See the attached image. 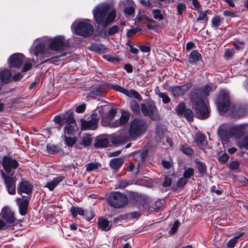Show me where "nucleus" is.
Masks as SVG:
<instances>
[{"instance_id":"nucleus-5","label":"nucleus","mask_w":248,"mask_h":248,"mask_svg":"<svg viewBox=\"0 0 248 248\" xmlns=\"http://www.w3.org/2000/svg\"><path fill=\"white\" fill-rule=\"evenodd\" d=\"M72 29L76 34L83 37H88L93 32V27L91 21L88 19L76 20L72 25Z\"/></svg>"},{"instance_id":"nucleus-52","label":"nucleus","mask_w":248,"mask_h":248,"mask_svg":"<svg viewBox=\"0 0 248 248\" xmlns=\"http://www.w3.org/2000/svg\"><path fill=\"white\" fill-rule=\"evenodd\" d=\"M118 31L119 27L117 25H114L109 29L108 31V35H112L117 33Z\"/></svg>"},{"instance_id":"nucleus-36","label":"nucleus","mask_w":248,"mask_h":248,"mask_svg":"<svg viewBox=\"0 0 248 248\" xmlns=\"http://www.w3.org/2000/svg\"><path fill=\"white\" fill-rule=\"evenodd\" d=\"M152 13L153 15L154 19L158 21H161L163 19L164 16L159 9H153Z\"/></svg>"},{"instance_id":"nucleus-46","label":"nucleus","mask_w":248,"mask_h":248,"mask_svg":"<svg viewBox=\"0 0 248 248\" xmlns=\"http://www.w3.org/2000/svg\"><path fill=\"white\" fill-rule=\"evenodd\" d=\"M184 116L186 118L189 122L193 120V114L192 111L189 109H186L185 110L184 113Z\"/></svg>"},{"instance_id":"nucleus-64","label":"nucleus","mask_w":248,"mask_h":248,"mask_svg":"<svg viewBox=\"0 0 248 248\" xmlns=\"http://www.w3.org/2000/svg\"><path fill=\"white\" fill-rule=\"evenodd\" d=\"M32 66V64L30 62H27L23 68L22 72H26L30 70Z\"/></svg>"},{"instance_id":"nucleus-61","label":"nucleus","mask_w":248,"mask_h":248,"mask_svg":"<svg viewBox=\"0 0 248 248\" xmlns=\"http://www.w3.org/2000/svg\"><path fill=\"white\" fill-rule=\"evenodd\" d=\"M86 108V105L84 104L80 105L78 106L76 108V111L78 113L83 112Z\"/></svg>"},{"instance_id":"nucleus-54","label":"nucleus","mask_w":248,"mask_h":248,"mask_svg":"<svg viewBox=\"0 0 248 248\" xmlns=\"http://www.w3.org/2000/svg\"><path fill=\"white\" fill-rule=\"evenodd\" d=\"M110 87L114 90L124 94L126 89L117 85H111Z\"/></svg>"},{"instance_id":"nucleus-15","label":"nucleus","mask_w":248,"mask_h":248,"mask_svg":"<svg viewBox=\"0 0 248 248\" xmlns=\"http://www.w3.org/2000/svg\"><path fill=\"white\" fill-rule=\"evenodd\" d=\"M116 113V110L113 109H111L108 113L104 115L102 118V124L105 126L116 127V125H112L115 124V121L112 122V120L115 116Z\"/></svg>"},{"instance_id":"nucleus-42","label":"nucleus","mask_w":248,"mask_h":248,"mask_svg":"<svg viewBox=\"0 0 248 248\" xmlns=\"http://www.w3.org/2000/svg\"><path fill=\"white\" fill-rule=\"evenodd\" d=\"M100 166V164L97 162L89 163L87 165L86 170L92 171L94 170Z\"/></svg>"},{"instance_id":"nucleus-39","label":"nucleus","mask_w":248,"mask_h":248,"mask_svg":"<svg viewBox=\"0 0 248 248\" xmlns=\"http://www.w3.org/2000/svg\"><path fill=\"white\" fill-rule=\"evenodd\" d=\"M32 191L31 187H19L17 189V192L18 194L21 195L23 197L25 196L23 195V193L29 194Z\"/></svg>"},{"instance_id":"nucleus-53","label":"nucleus","mask_w":248,"mask_h":248,"mask_svg":"<svg viewBox=\"0 0 248 248\" xmlns=\"http://www.w3.org/2000/svg\"><path fill=\"white\" fill-rule=\"evenodd\" d=\"M212 26L215 28L218 27L221 23V18L219 16H216L212 19Z\"/></svg>"},{"instance_id":"nucleus-14","label":"nucleus","mask_w":248,"mask_h":248,"mask_svg":"<svg viewBox=\"0 0 248 248\" xmlns=\"http://www.w3.org/2000/svg\"><path fill=\"white\" fill-rule=\"evenodd\" d=\"M78 130V127L73 117H70L67 119V124L64 127V135L68 136H73Z\"/></svg>"},{"instance_id":"nucleus-4","label":"nucleus","mask_w":248,"mask_h":248,"mask_svg":"<svg viewBox=\"0 0 248 248\" xmlns=\"http://www.w3.org/2000/svg\"><path fill=\"white\" fill-rule=\"evenodd\" d=\"M110 5L106 3H101L93 10V15L96 23L106 27L116 18V11L111 9Z\"/></svg>"},{"instance_id":"nucleus-47","label":"nucleus","mask_w":248,"mask_h":248,"mask_svg":"<svg viewBox=\"0 0 248 248\" xmlns=\"http://www.w3.org/2000/svg\"><path fill=\"white\" fill-rule=\"evenodd\" d=\"M186 5L182 3H179L177 5V12L178 15H181L186 11Z\"/></svg>"},{"instance_id":"nucleus-13","label":"nucleus","mask_w":248,"mask_h":248,"mask_svg":"<svg viewBox=\"0 0 248 248\" xmlns=\"http://www.w3.org/2000/svg\"><path fill=\"white\" fill-rule=\"evenodd\" d=\"M135 199L136 202L141 205L144 209L152 211L151 206L153 202L149 197L141 194H136L135 196Z\"/></svg>"},{"instance_id":"nucleus-30","label":"nucleus","mask_w":248,"mask_h":248,"mask_svg":"<svg viewBox=\"0 0 248 248\" xmlns=\"http://www.w3.org/2000/svg\"><path fill=\"white\" fill-rule=\"evenodd\" d=\"M244 109L239 107H234L232 108V115L234 117H239L244 115Z\"/></svg>"},{"instance_id":"nucleus-10","label":"nucleus","mask_w":248,"mask_h":248,"mask_svg":"<svg viewBox=\"0 0 248 248\" xmlns=\"http://www.w3.org/2000/svg\"><path fill=\"white\" fill-rule=\"evenodd\" d=\"M0 217L6 224H14L16 221L14 212L9 206L3 207L0 213Z\"/></svg>"},{"instance_id":"nucleus-3","label":"nucleus","mask_w":248,"mask_h":248,"mask_svg":"<svg viewBox=\"0 0 248 248\" xmlns=\"http://www.w3.org/2000/svg\"><path fill=\"white\" fill-rule=\"evenodd\" d=\"M212 90V86L207 85L203 89L199 91L198 95L199 96L193 98V107L197 117L201 119H205L210 115L208 103L205 97Z\"/></svg>"},{"instance_id":"nucleus-6","label":"nucleus","mask_w":248,"mask_h":248,"mask_svg":"<svg viewBox=\"0 0 248 248\" xmlns=\"http://www.w3.org/2000/svg\"><path fill=\"white\" fill-rule=\"evenodd\" d=\"M128 201L126 196L119 192H112L108 199L109 204L117 209L124 207L127 204Z\"/></svg>"},{"instance_id":"nucleus-1","label":"nucleus","mask_w":248,"mask_h":248,"mask_svg":"<svg viewBox=\"0 0 248 248\" xmlns=\"http://www.w3.org/2000/svg\"><path fill=\"white\" fill-rule=\"evenodd\" d=\"M65 46V39L62 36H44L34 41L30 52L37 57L40 56L43 58H49L53 55V51H61Z\"/></svg>"},{"instance_id":"nucleus-48","label":"nucleus","mask_w":248,"mask_h":248,"mask_svg":"<svg viewBox=\"0 0 248 248\" xmlns=\"http://www.w3.org/2000/svg\"><path fill=\"white\" fill-rule=\"evenodd\" d=\"M46 149L48 153L49 154H54L59 151L58 147L54 145H48Z\"/></svg>"},{"instance_id":"nucleus-2","label":"nucleus","mask_w":248,"mask_h":248,"mask_svg":"<svg viewBox=\"0 0 248 248\" xmlns=\"http://www.w3.org/2000/svg\"><path fill=\"white\" fill-rule=\"evenodd\" d=\"M146 128L147 125L144 120L135 119L130 123L129 136L127 135L126 132L123 130L112 137V142L114 144H118L129 140H135L145 132Z\"/></svg>"},{"instance_id":"nucleus-44","label":"nucleus","mask_w":248,"mask_h":248,"mask_svg":"<svg viewBox=\"0 0 248 248\" xmlns=\"http://www.w3.org/2000/svg\"><path fill=\"white\" fill-rule=\"evenodd\" d=\"M63 180L62 176H58L56 178H54L53 180L51 181V182L48 184L46 186H56L60 184V183L62 182Z\"/></svg>"},{"instance_id":"nucleus-23","label":"nucleus","mask_w":248,"mask_h":248,"mask_svg":"<svg viewBox=\"0 0 248 248\" xmlns=\"http://www.w3.org/2000/svg\"><path fill=\"white\" fill-rule=\"evenodd\" d=\"M137 20L142 23L149 22L151 23H155V20L152 18L148 17L145 14L143 10H140L139 13L136 17Z\"/></svg>"},{"instance_id":"nucleus-38","label":"nucleus","mask_w":248,"mask_h":248,"mask_svg":"<svg viewBox=\"0 0 248 248\" xmlns=\"http://www.w3.org/2000/svg\"><path fill=\"white\" fill-rule=\"evenodd\" d=\"M64 138L65 143L69 147H72L76 142V139L72 137H68L67 135L62 136Z\"/></svg>"},{"instance_id":"nucleus-51","label":"nucleus","mask_w":248,"mask_h":248,"mask_svg":"<svg viewBox=\"0 0 248 248\" xmlns=\"http://www.w3.org/2000/svg\"><path fill=\"white\" fill-rule=\"evenodd\" d=\"M185 109V104L181 103L176 108V111L178 115H182L184 113Z\"/></svg>"},{"instance_id":"nucleus-59","label":"nucleus","mask_w":248,"mask_h":248,"mask_svg":"<svg viewBox=\"0 0 248 248\" xmlns=\"http://www.w3.org/2000/svg\"><path fill=\"white\" fill-rule=\"evenodd\" d=\"M179 226H180L179 222L178 221V220H176L174 222L173 225L172 227H171V233H174L177 230V229L178 228Z\"/></svg>"},{"instance_id":"nucleus-29","label":"nucleus","mask_w":248,"mask_h":248,"mask_svg":"<svg viewBox=\"0 0 248 248\" xmlns=\"http://www.w3.org/2000/svg\"><path fill=\"white\" fill-rule=\"evenodd\" d=\"M196 166L198 171L201 176H203L206 172V166L205 164L200 160L195 161Z\"/></svg>"},{"instance_id":"nucleus-9","label":"nucleus","mask_w":248,"mask_h":248,"mask_svg":"<svg viewBox=\"0 0 248 248\" xmlns=\"http://www.w3.org/2000/svg\"><path fill=\"white\" fill-rule=\"evenodd\" d=\"M2 165L3 169L7 174L13 175L14 174V170L18 167V163L15 159L8 156H5L3 158Z\"/></svg>"},{"instance_id":"nucleus-37","label":"nucleus","mask_w":248,"mask_h":248,"mask_svg":"<svg viewBox=\"0 0 248 248\" xmlns=\"http://www.w3.org/2000/svg\"><path fill=\"white\" fill-rule=\"evenodd\" d=\"M242 235H243V233H241L240 234H239L238 235H236V236H234V237H233L231 239H230L228 243L227 247L228 248H233L234 247L235 244L238 241V239L241 236H242Z\"/></svg>"},{"instance_id":"nucleus-22","label":"nucleus","mask_w":248,"mask_h":248,"mask_svg":"<svg viewBox=\"0 0 248 248\" xmlns=\"http://www.w3.org/2000/svg\"><path fill=\"white\" fill-rule=\"evenodd\" d=\"M129 119V114L128 112L123 111L122 113L121 116L119 120L115 121L113 125H116V127H118L127 123Z\"/></svg>"},{"instance_id":"nucleus-60","label":"nucleus","mask_w":248,"mask_h":248,"mask_svg":"<svg viewBox=\"0 0 248 248\" xmlns=\"http://www.w3.org/2000/svg\"><path fill=\"white\" fill-rule=\"evenodd\" d=\"M239 166V163L237 161H233L230 164V168L232 170H236Z\"/></svg>"},{"instance_id":"nucleus-11","label":"nucleus","mask_w":248,"mask_h":248,"mask_svg":"<svg viewBox=\"0 0 248 248\" xmlns=\"http://www.w3.org/2000/svg\"><path fill=\"white\" fill-rule=\"evenodd\" d=\"M98 117L95 114L91 115V119L90 121L81 120V126L83 130H94L97 126Z\"/></svg>"},{"instance_id":"nucleus-7","label":"nucleus","mask_w":248,"mask_h":248,"mask_svg":"<svg viewBox=\"0 0 248 248\" xmlns=\"http://www.w3.org/2000/svg\"><path fill=\"white\" fill-rule=\"evenodd\" d=\"M218 110L222 114L226 112L230 108V99L228 93L225 91H222L216 102Z\"/></svg>"},{"instance_id":"nucleus-24","label":"nucleus","mask_w":248,"mask_h":248,"mask_svg":"<svg viewBox=\"0 0 248 248\" xmlns=\"http://www.w3.org/2000/svg\"><path fill=\"white\" fill-rule=\"evenodd\" d=\"M109 143L108 140L105 136H102L96 138L95 145L96 147L102 148L107 147Z\"/></svg>"},{"instance_id":"nucleus-56","label":"nucleus","mask_w":248,"mask_h":248,"mask_svg":"<svg viewBox=\"0 0 248 248\" xmlns=\"http://www.w3.org/2000/svg\"><path fill=\"white\" fill-rule=\"evenodd\" d=\"M159 96L162 99L163 103L167 104L170 101V99L168 95L164 93H161L159 94Z\"/></svg>"},{"instance_id":"nucleus-20","label":"nucleus","mask_w":248,"mask_h":248,"mask_svg":"<svg viewBox=\"0 0 248 248\" xmlns=\"http://www.w3.org/2000/svg\"><path fill=\"white\" fill-rule=\"evenodd\" d=\"M19 213L22 216L26 214L28 207V201L27 200H22L21 199H17Z\"/></svg>"},{"instance_id":"nucleus-25","label":"nucleus","mask_w":248,"mask_h":248,"mask_svg":"<svg viewBox=\"0 0 248 248\" xmlns=\"http://www.w3.org/2000/svg\"><path fill=\"white\" fill-rule=\"evenodd\" d=\"M7 174L4 173L2 171L1 172V176L4 179L5 184L6 186H13L15 185L16 180L15 177H12L13 175L8 176Z\"/></svg>"},{"instance_id":"nucleus-34","label":"nucleus","mask_w":248,"mask_h":248,"mask_svg":"<svg viewBox=\"0 0 248 248\" xmlns=\"http://www.w3.org/2000/svg\"><path fill=\"white\" fill-rule=\"evenodd\" d=\"M126 2L129 6L125 8L124 13L127 15H131L134 12V2L131 0H127Z\"/></svg>"},{"instance_id":"nucleus-16","label":"nucleus","mask_w":248,"mask_h":248,"mask_svg":"<svg viewBox=\"0 0 248 248\" xmlns=\"http://www.w3.org/2000/svg\"><path fill=\"white\" fill-rule=\"evenodd\" d=\"M217 133L221 140L224 141H227L232 136L230 126L225 124H223L219 127Z\"/></svg>"},{"instance_id":"nucleus-19","label":"nucleus","mask_w":248,"mask_h":248,"mask_svg":"<svg viewBox=\"0 0 248 248\" xmlns=\"http://www.w3.org/2000/svg\"><path fill=\"white\" fill-rule=\"evenodd\" d=\"M98 226L102 231H107L111 229L112 224L107 219L100 217L98 219Z\"/></svg>"},{"instance_id":"nucleus-32","label":"nucleus","mask_w":248,"mask_h":248,"mask_svg":"<svg viewBox=\"0 0 248 248\" xmlns=\"http://www.w3.org/2000/svg\"><path fill=\"white\" fill-rule=\"evenodd\" d=\"M70 211L74 217H76L78 215L82 216L84 215V211L81 207L72 206L70 208Z\"/></svg>"},{"instance_id":"nucleus-31","label":"nucleus","mask_w":248,"mask_h":248,"mask_svg":"<svg viewBox=\"0 0 248 248\" xmlns=\"http://www.w3.org/2000/svg\"><path fill=\"white\" fill-rule=\"evenodd\" d=\"M124 94L129 97H133L140 101L142 100L141 95L137 91L134 90H127L126 89Z\"/></svg>"},{"instance_id":"nucleus-41","label":"nucleus","mask_w":248,"mask_h":248,"mask_svg":"<svg viewBox=\"0 0 248 248\" xmlns=\"http://www.w3.org/2000/svg\"><path fill=\"white\" fill-rule=\"evenodd\" d=\"M166 130L167 129L165 126L159 124L156 126V133L159 137H160L164 134Z\"/></svg>"},{"instance_id":"nucleus-33","label":"nucleus","mask_w":248,"mask_h":248,"mask_svg":"<svg viewBox=\"0 0 248 248\" xmlns=\"http://www.w3.org/2000/svg\"><path fill=\"white\" fill-rule=\"evenodd\" d=\"M195 141L199 146H203L206 144L205 136L201 133H197L195 135Z\"/></svg>"},{"instance_id":"nucleus-18","label":"nucleus","mask_w":248,"mask_h":248,"mask_svg":"<svg viewBox=\"0 0 248 248\" xmlns=\"http://www.w3.org/2000/svg\"><path fill=\"white\" fill-rule=\"evenodd\" d=\"M11 72L6 69H0V81L3 83H7L11 80Z\"/></svg>"},{"instance_id":"nucleus-57","label":"nucleus","mask_w":248,"mask_h":248,"mask_svg":"<svg viewBox=\"0 0 248 248\" xmlns=\"http://www.w3.org/2000/svg\"><path fill=\"white\" fill-rule=\"evenodd\" d=\"M141 29L140 28H136L133 29L129 30L127 33V36L130 37L132 36L136 32L140 31Z\"/></svg>"},{"instance_id":"nucleus-28","label":"nucleus","mask_w":248,"mask_h":248,"mask_svg":"<svg viewBox=\"0 0 248 248\" xmlns=\"http://www.w3.org/2000/svg\"><path fill=\"white\" fill-rule=\"evenodd\" d=\"M103 58L108 62L115 63L120 61L119 57L115 54H105L103 56Z\"/></svg>"},{"instance_id":"nucleus-63","label":"nucleus","mask_w":248,"mask_h":248,"mask_svg":"<svg viewBox=\"0 0 248 248\" xmlns=\"http://www.w3.org/2000/svg\"><path fill=\"white\" fill-rule=\"evenodd\" d=\"M140 3L145 7H152L151 3L148 0H140Z\"/></svg>"},{"instance_id":"nucleus-58","label":"nucleus","mask_w":248,"mask_h":248,"mask_svg":"<svg viewBox=\"0 0 248 248\" xmlns=\"http://www.w3.org/2000/svg\"><path fill=\"white\" fill-rule=\"evenodd\" d=\"M234 52V51L233 48L228 49L225 52L224 56L226 58L229 59L233 56Z\"/></svg>"},{"instance_id":"nucleus-12","label":"nucleus","mask_w":248,"mask_h":248,"mask_svg":"<svg viewBox=\"0 0 248 248\" xmlns=\"http://www.w3.org/2000/svg\"><path fill=\"white\" fill-rule=\"evenodd\" d=\"M24 59L22 53H16L12 55L8 59V64L10 67L18 68L23 63Z\"/></svg>"},{"instance_id":"nucleus-8","label":"nucleus","mask_w":248,"mask_h":248,"mask_svg":"<svg viewBox=\"0 0 248 248\" xmlns=\"http://www.w3.org/2000/svg\"><path fill=\"white\" fill-rule=\"evenodd\" d=\"M141 110L144 116H148L153 120L156 121L159 118L157 108L153 102L141 104Z\"/></svg>"},{"instance_id":"nucleus-17","label":"nucleus","mask_w":248,"mask_h":248,"mask_svg":"<svg viewBox=\"0 0 248 248\" xmlns=\"http://www.w3.org/2000/svg\"><path fill=\"white\" fill-rule=\"evenodd\" d=\"M190 87V84H185L180 86H175L171 88V92L173 95L179 96L184 94Z\"/></svg>"},{"instance_id":"nucleus-55","label":"nucleus","mask_w":248,"mask_h":248,"mask_svg":"<svg viewBox=\"0 0 248 248\" xmlns=\"http://www.w3.org/2000/svg\"><path fill=\"white\" fill-rule=\"evenodd\" d=\"M181 151L184 154H186V155H190L192 152L191 149L189 147H188L186 145L183 146L181 147Z\"/></svg>"},{"instance_id":"nucleus-21","label":"nucleus","mask_w":248,"mask_h":248,"mask_svg":"<svg viewBox=\"0 0 248 248\" xmlns=\"http://www.w3.org/2000/svg\"><path fill=\"white\" fill-rule=\"evenodd\" d=\"M149 181V180L146 178L140 179L137 180H130L128 182L126 181L123 186H128L133 185H137L140 186H148Z\"/></svg>"},{"instance_id":"nucleus-40","label":"nucleus","mask_w":248,"mask_h":248,"mask_svg":"<svg viewBox=\"0 0 248 248\" xmlns=\"http://www.w3.org/2000/svg\"><path fill=\"white\" fill-rule=\"evenodd\" d=\"M238 146L248 150V135L241 139L238 143Z\"/></svg>"},{"instance_id":"nucleus-35","label":"nucleus","mask_w":248,"mask_h":248,"mask_svg":"<svg viewBox=\"0 0 248 248\" xmlns=\"http://www.w3.org/2000/svg\"><path fill=\"white\" fill-rule=\"evenodd\" d=\"M164 204V201L163 200H158L154 202H153L152 205V211L160 210L163 208Z\"/></svg>"},{"instance_id":"nucleus-43","label":"nucleus","mask_w":248,"mask_h":248,"mask_svg":"<svg viewBox=\"0 0 248 248\" xmlns=\"http://www.w3.org/2000/svg\"><path fill=\"white\" fill-rule=\"evenodd\" d=\"M130 107L134 113L136 114L140 113V108L138 103L136 101H132L131 102Z\"/></svg>"},{"instance_id":"nucleus-49","label":"nucleus","mask_w":248,"mask_h":248,"mask_svg":"<svg viewBox=\"0 0 248 248\" xmlns=\"http://www.w3.org/2000/svg\"><path fill=\"white\" fill-rule=\"evenodd\" d=\"M194 173V170L192 168H187L185 170L184 173V177L186 179L190 178Z\"/></svg>"},{"instance_id":"nucleus-26","label":"nucleus","mask_w":248,"mask_h":248,"mask_svg":"<svg viewBox=\"0 0 248 248\" xmlns=\"http://www.w3.org/2000/svg\"><path fill=\"white\" fill-rule=\"evenodd\" d=\"M201 59V55L198 52V51L193 50L190 53L189 55L188 58V62L191 64H195Z\"/></svg>"},{"instance_id":"nucleus-27","label":"nucleus","mask_w":248,"mask_h":248,"mask_svg":"<svg viewBox=\"0 0 248 248\" xmlns=\"http://www.w3.org/2000/svg\"><path fill=\"white\" fill-rule=\"evenodd\" d=\"M124 160L121 158H114L111 160L110 166L114 170H118L123 164Z\"/></svg>"},{"instance_id":"nucleus-50","label":"nucleus","mask_w":248,"mask_h":248,"mask_svg":"<svg viewBox=\"0 0 248 248\" xmlns=\"http://www.w3.org/2000/svg\"><path fill=\"white\" fill-rule=\"evenodd\" d=\"M87 221H90L94 217V214L92 211H86L84 212V215L83 216Z\"/></svg>"},{"instance_id":"nucleus-62","label":"nucleus","mask_w":248,"mask_h":248,"mask_svg":"<svg viewBox=\"0 0 248 248\" xmlns=\"http://www.w3.org/2000/svg\"><path fill=\"white\" fill-rule=\"evenodd\" d=\"M229 156L226 154H223L219 158V160L220 162L225 163L228 161Z\"/></svg>"},{"instance_id":"nucleus-45","label":"nucleus","mask_w":248,"mask_h":248,"mask_svg":"<svg viewBox=\"0 0 248 248\" xmlns=\"http://www.w3.org/2000/svg\"><path fill=\"white\" fill-rule=\"evenodd\" d=\"M91 141L92 139L91 136L88 135H83L82 138L81 143L84 146H87L91 144Z\"/></svg>"}]
</instances>
